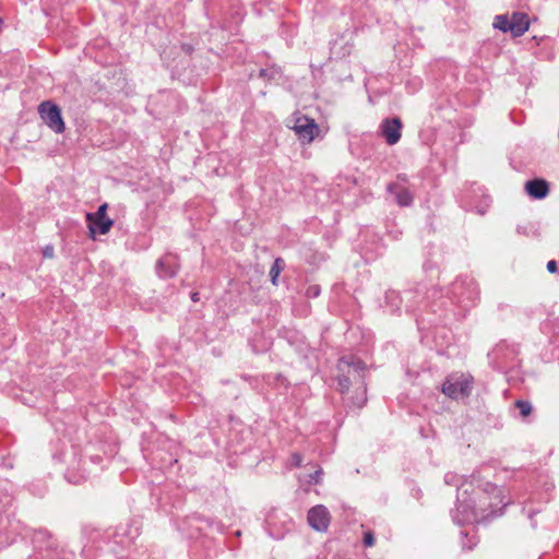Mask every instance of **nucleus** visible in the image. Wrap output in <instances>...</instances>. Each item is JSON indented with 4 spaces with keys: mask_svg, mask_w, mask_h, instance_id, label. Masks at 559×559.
<instances>
[{
    "mask_svg": "<svg viewBox=\"0 0 559 559\" xmlns=\"http://www.w3.org/2000/svg\"><path fill=\"white\" fill-rule=\"evenodd\" d=\"M466 479L462 480V477L454 474V473H448L445 474L444 476V481L445 484L448 485H453V486H457V489L461 487V485L465 481Z\"/></svg>",
    "mask_w": 559,
    "mask_h": 559,
    "instance_id": "19",
    "label": "nucleus"
},
{
    "mask_svg": "<svg viewBox=\"0 0 559 559\" xmlns=\"http://www.w3.org/2000/svg\"><path fill=\"white\" fill-rule=\"evenodd\" d=\"M159 277H170L177 273V267L174 258L170 255L162 258L156 266Z\"/></svg>",
    "mask_w": 559,
    "mask_h": 559,
    "instance_id": "13",
    "label": "nucleus"
},
{
    "mask_svg": "<svg viewBox=\"0 0 559 559\" xmlns=\"http://www.w3.org/2000/svg\"><path fill=\"white\" fill-rule=\"evenodd\" d=\"M292 129L302 143H311L319 132L316 121L306 116L296 117Z\"/></svg>",
    "mask_w": 559,
    "mask_h": 559,
    "instance_id": "6",
    "label": "nucleus"
},
{
    "mask_svg": "<svg viewBox=\"0 0 559 559\" xmlns=\"http://www.w3.org/2000/svg\"><path fill=\"white\" fill-rule=\"evenodd\" d=\"M320 287L318 285H310L306 290V296L309 298H316L320 295Z\"/></svg>",
    "mask_w": 559,
    "mask_h": 559,
    "instance_id": "22",
    "label": "nucleus"
},
{
    "mask_svg": "<svg viewBox=\"0 0 559 559\" xmlns=\"http://www.w3.org/2000/svg\"><path fill=\"white\" fill-rule=\"evenodd\" d=\"M525 190L534 199H543L548 194V185L543 179H535L527 181L525 185Z\"/></svg>",
    "mask_w": 559,
    "mask_h": 559,
    "instance_id": "11",
    "label": "nucleus"
},
{
    "mask_svg": "<svg viewBox=\"0 0 559 559\" xmlns=\"http://www.w3.org/2000/svg\"><path fill=\"white\" fill-rule=\"evenodd\" d=\"M452 298L459 304L473 300L477 294L476 287L472 281L457 280L451 287Z\"/></svg>",
    "mask_w": 559,
    "mask_h": 559,
    "instance_id": "8",
    "label": "nucleus"
},
{
    "mask_svg": "<svg viewBox=\"0 0 559 559\" xmlns=\"http://www.w3.org/2000/svg\"><path fill=\"white\" fill-rule=\"evenodd\" d=\"M547 270L548 272L550 273H556L557 272V262L555 260H550L548 261L547 263Z\"/></svg>",
    "mask_w": 559,
    "mask_h": 559,
    "instance_id": "26",
    "label": "nucleus"
},
{
    "mask_svg": "<svg viewBox=\"0 0 559 559\" xmlns=\"http://www.w3.org/2000/svg\"><path fill=\"white\" fill-rule=\"evenodd\" d=\"M107 212V204H102L98 210L95 213H87L86 214V221H92L94 218H109L106 214Z\"/></svg>",
    "mask_w": 559,
    "mask_h": 559,
    "instance_id": "18",
    "label": "nucleus"
},
{
    "mask_svg": "<svg viewBox=\"0 0 559 559\" xmlns=\"http://www.w3.org/2000/svg\"><path fill=\"white\" fill-rule=\"evenodd\" d=\"M66 478L69 483L80 484L84 479H86V475L84 473L78 474L74 472V468H69L66 474Z\"/></svg>",
    "mask_w": 559,
    "mask_h": 559,
    "instance_id": "17",
    "label": "nucleus"
},
{
    "mask_svg": "<svg viewBox=\"0 0 559 559\" xmlns=\"http://www.w3.org/2000/svg\"><path fill=\"white\" fill-rule=\"evenodd\" d=\"M399 179H400V180H403V181H406V177H405V176H401V175H400V176H399Z\"/></svg>",
    "mask_w": 559,
    "mask_h": 559,
    "instance_id": "30",
    "label": "nucleus"
},
{
    "mask_svg": "<svg viewBox=\"0 0 559 559\" xmlns=\"http://www.w3.org/2000/svg\"><path fill=\"white\" fill-rule=\"evenodd\" d=\"M512 34L514 36H521L528 29L527 15L524 13H513L511 17Z\"/></svg>",
    "mask_w": 559,
    "mask_h": 559,
    "instance_id": "14",
    "label": "nucleus"
},
{
    "mask_svg": "<svg viewBox=\"0 0 559 559\" xmlns=\"http://www.w3.org/2000/svg\"><path fill=\"white\" fill-rule=\"evenodd\" d=\"M36 552L28 559H73V554L64 549H58L47 531H37L33 538Z\"/></svg>",
    "mask_w": 559,
    "mask_h": 559,
    "instance_id": "3",
    "label": "nucleus"
},
{
    "mask_svg": "<svg viewBox=\"0 0 559 559\" xmlns=\"http://www.w3.org/2000/svg\"><path fill=\"white\" fill-rule=\"evenodd\" d=\"M402 121L400 118L385 119L380 124V131L389 145L396 144L401 139Z\"/></svg>",
    "mask_w": 559,
    "mask_h": 559,
    "instance_id": "9",
    "label": "nucleus"
},
{
    "mask_svg": "<svg viewBox=\"0 0 559 559\" xmlns=\"http://www.w3.org/2000/svg\"><path fill=\"white\" fill-rule=\"evenodd\" d=\"M302 463V457L300 454L298 453H293L292 454V457H290V464L295 467H298L300 466Z\"/></svg>",
    "mask_w": 559,
    "mask_h": 559,
    "instance_id": "24",
    "label": "nucleus"
},
{
    "mask_svg": "<svg viewBox=\"0 0 559 559\" xmlns=\"http://www.w3.org/2000/svg\"><path fill=\"white\" fill-rule=\"evenodd\" d=\"M365 367V364L354 356L342 357L337 364L341 392L345 393L352 384H355L357 386V395L353 400V404L357 407H362L367 401L364 382Z\"/></svg>",
    "mask_w": 559,
    "mask_h": 559,
    "instance_id": "2",
    "label": "nucleus"
},
{
    "mask_svg": "<svg viewBox=\"0 0 559 559\" xmlns=\"http://www.w3.org/2000/svg\"><path fill=\"white\" fill-rule=\"evenodd\" d=\"M307 520L313 530L325 532L331 522V514L324 506L318 504L309 510Z\"/></svg>",
    "mask_w": 559,
    "mask_h": 559,
    "instance_id": "7",
    "label": "nucleus"
},
{
    "mask_svg": "<svg viewBox=\"0 0 559 559\" xmlns=\"http://www.w3.org/2000/svg\"><path fill=\"white\" fill-rule=\"evenodd\" d=\"M515 406L523 417L528 416L532 412V405L526 401H518Z\"/></svg>",
    "mask_w": 559,
    "mask_h": 559,
    "instance_id": "20",
    "label": "nucleus"
},
{
    "mask_svg": "<svg viewBox=\"0 0 559 559\" xmlns=\"http://www.w3.org/2000/svg\"><path fill=\"white\" fill-rule=\"evenodd\" d=\"M476 543L477 542L475 540V537L472 536L469 539V544H466L465 542H463V547L467 548V549H472L476 545Z\"/></svg>",
    "mask_w": 559,
    "mask_h": 559,
    "instance_id": "27",
    "label": "nucleus"
},
{
    "mask_svg": "<svg viewBox=\"0 0 559 559\" xmlns=\"http://www.w3.org/2000/svg\"><path fill=\"white\" fill-rule=\"evenodd\" d=\"M473 389V378L468 374L449 377L442 384V392L451 399L468 396Z\"/></svg>",
    "mask_w": 559,
    "mask_h": 559,
    "instance_id": "4",
    "label": "nucleus"
},
{
    "mask_svg": "<svg viewBox=\"0 0 559 559\" xmlns=\"http://www.w3.org/2000/svg\"><path fill=\"white\" fill-rule=\"evenodd\" d=\"M386 190L394 195V200L400 206H409L413 203V194L404 185L393 182L388 186Z\"/></svg>",
    "mask_w": 559,
    "mask_h": 559,
    "instance_id": "10",
    "label": "nucleus"
},
{
    "mask_svg": "<svg viewBox=\"0 0 559 559\" xmlns=\"http://www.w3.org/2000/svg\"><path fill=\"white\" fill-rule=\"evenodd\" d=\"M260 75H261V76H265V75H266V70H261V71H260Z\"/></svg>",
    "mask_w": 559,
    "mask_h": 559,
    "instance_id": "29",
    "label": "nucleus"
},
{
    "mask_svg": "<svg viewBox=\"0 0 559 559\" xmlns=\"http://www.w3.org/2000/svg\"><path fill=\"white\" fill-rule=\"evenodd\" d=\"M284 261L281 258H277L271 270H270V277L273 285H277V277L281 274L282 270L284 269Z\"/></svg>",
    "mask_w": 559,
    "mask_h": 559,
    "instance_id": "16",
    "label": "nucleus"
},
{
    "mask_svg": "<svg viewBox=\"0 0 559 559\" xmlns=\"http://www.w3.org/2000/svg\"><path fill=\"white\" fill-rule=\"evenodd\" d=\"M509 502L500 488L473 475L459 488L457 506L451 514L459 525L481 522L500 515Z\"/></svg>",
    "mask_w": 559,
    "mask_h": 559,
    "instance_id": "1",
    "label": "nucleus"
},
{
    "mask_svg": "<svg viewBox=\"0 0 559 559\" xmlns=\"http://www.w3.org/2000/svg\"><path fill=\"white\" fill-rule=\"evenodd\" d=\"M493 26L502 32H511L512 33L511 19H509L507 15L496 16Z\"/></svg>",
    "mask_w": 559,
    "mask_h": 559,
    "instance_id": "15",
    "label": "nucleus"
},
{
    "mask_svg": "<svg viewBox=\"0 0 559 559\" xmlns=\"http://www.w3.org/2000/svg\"><path fill=\"white\" fill-rule=\"evenodd\" d=\"M322 471L317 469L314 473L308 475V484H318L321 480Z\"/></svg>",
    "mask_w": 559,
    "mask_h": 559,
    "instance_id": "23",
    "label": "nucleus"
},
{
    "mask_svg": "<svg viewBox=\"0 0 559 559\" xmlns=\"http://www.w3.org/2000/svg\"><path fill=\"white\" fill-rule=\"evenodd\" d=\"M38 112L45 123L55 132L61 133L64 130V123L58 106L50 102H44L38 107Z\"/></svg>",
    "mask_w": 559,
    "mask_h": 559,
    "instance_id": "5",
    "label": "nucleus"
},
{
    "mask_svg": "<svg viewBox=\"0 0 559 559\" xmlns=\"http://www.w3.org/2000/svg\"><path fill=\"white\" fill-rule=\"evenodd\" d=\"M191 298H192V300L197 301L198 300V293H193L191 295Z\"/></svg>",
    "mask_w": 559,
    "mask_h": 559,
    "instance_id": "28",
    "label": "nucleus"
},
{
    "mask_svg": "<svg viewBox=\"0 0 559 559\" xmlns=\"http://www.w3.org/2000/svg\"><path fill=\"white\" fill-rule=\"evenodd\" d=\"M55 249L52 246L48 245L43 249V254L45 258L51 259L53 257Z\"/></svg>",
    "mask_w": 559,
    "mask_h": 559,
    "instance_id": "25",
    "label": "nucleus"
},
{
    "mask_svg": "<svg viewBox=\"0 0 559 559\" xmlns=\"http://www.w3.org/2000/svg\"><path fill=\"white\" fill-rule=\"evenodd\" d=\"M88 229L92 238H95V235H106L114 225V221L111 218H94L92 221H87Z\"/></svg>",
    "mask_w": 559,
    "mask_h": 559,
    "instance_id": "12",
    "label": "nucleus"
},
{
    "mask_svg": "<svg viewBox=\"0 0 559 559\" xmlns=\"http://www.w3.org/2000/svg\"><path fill=\"white\" fill-rule=\"evenodd\" d=\"M362 543L366 547H372L374 545L376 538L371 531H367L364 533Z\"/></svg>",
    "mask_w": 559,
    "mask_h": 559,
    "instance_id": "21",
    "label": "nucleus"
}]
</instances>
